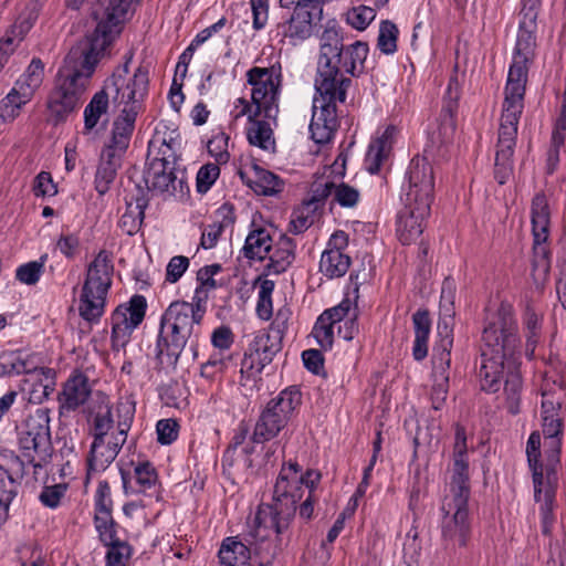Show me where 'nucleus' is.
Here are the masks:
<instances>
[{"mask_svg":"<svg viewBox=\"0 0 566 566\" xmlns=\"http://www.w3.org/2000/svg\"><path fill=\"white\" fill-rule=\"evenodd\" d=\"M270 120H275V118L258 117L248 124L245 134L250 145L263 150H274L275 139Z\"/></svg>","mask_w":566,"mask_h":566,"instance_id":"obj_35","label":"nucleus"},{"mask_svg":"<svg viewBox=\"0 0 566 566\" xmlns=\"http://www.w3.org/2000/svg\"><path fill=\"white\" fill-rule=\"evenodd\" d=\"M254 357L259 358L263 364L268 365L272 361L279 348L271 342V337L266 333H260L254 336L247 349Z\"/></svg>","mask_w":566,"mask_h":566,"instance_id":"obj_45","label":"nucleus"},{"mask_svg":"<svg viewBox=\"0 0 566 566\" xmlns=\"http://www.w3.org/2000/svg\"><path fill=\"white\" fill-rule=\"evenodd\" d=\"M334 323L327 315H319L312 331L313 337L316 339L319 347L328 350L334 344Z\"/></svg>","mask_w":566,"mask_h":566,"instance_id":"obj_50","label":"nucleus"},{"mask_svg":"<svg viewBox=\"0 0 566 566\" xmlns=\"http://www.w3.org/2000/svg\"><path fill=\"white\" fill-rule=\"evenodd\" d=\"M178 423L174 419H161L157 422L156 431L161 444H170L178 437Z\"/></svg>","mask_w":566,"mask_h":566,"instance_id":"obj_64","label":"nucleus"},{"mask_svg":"<svg viewBox=\"0 0 566 566\" xmlns=\"http://www.w3.org/2000/svg\"><path fill=\"white\" fill-rule=\"evenodd\" d=\"M160 153L163 157L149 159L144 171V180L149 190L158 193H170L176 189L177 177L171 163L168 160L170 155L165 149L160 150Z\"/></svg>","mask_w":566,"mask_h":566,"instance_id":"obj_23","label":"nucleus"},{"mask_svg":"<svg viewBox=\"0 0 566 566\" xmlns=\"http://www.w3.org/2000/svg\"><path fill=\"white\" fill-rule=\"evenodd\" d=\"M32 98H23L22 92L14 86L0 101V120L3 123L13 122L21 113L22 107Z\"/></svg>","mask_w":566,"mask_h":566,"instance_id":"obj_43","label":"nucleus"},{"mask_svg":"<svg viewBox=\"0 0 566 566\" xmlns=\"http://www.w3.org/2000/svg\"><path fill=\"white\" fill-rule=\"evenodd\" d=\"M301 403L302 394L296 386L282 390L259 416L251 436L252 442L264 443L277 437Z\"/></svg>","mask_w":566,"mask_h":566,"instance_id":"obj_10","label":"nucleus"},{"mask_svg":"<svg viewBox=\"0 0 566 566\" xmlns=\"http://www.w3.org/2000/svg\"><path fill=\"white\" fill-rule=\"evenodd\" d=\"M350 266V258L344 252L324 250L319 260V272L328 277L344 276Z\"/></svg>","mask_w":566,"mask_h":566,"instance_id":"obj_39","label":"nucleus"},{"mask_svg":"<svg viewBox=\"0 0 566 566\" xmlns=\"http://www.w3.org/2000/svg\"><path fill=\"white\" fill-rule=\"evenodd\" d=\"M415 342L412 355L416 360H422L428 354V339L431 321L427 311H417L412 316Z\"/></svg>","mask_w":566,"mask_h":566,"instance_id":"obj_37","label":"nucleus"},{"mask_svg":"<svg viewBox=\"0 0 566 566\" xmlns=\"http://www.w3.org/2000/svg\"><path fill=\"white\" fill-rule=\"evenodd\" d=\"M454 294V282L450 279H446L442 283L441 289L440 313L447 317H451L453 315Z\"/></svg>","mask_w":566,"mask_h":566,"instance_id":"obj_62","label":"nucleus"},{"mask_svg":"<svg viewBox=\"0 0 566 566\" xmlns=\"http://www.w3.org/2000/svg\"><path fill=\"white\" fill-rule=\"evenodd\" d=\"M123 489L126 494H144L158 499L160 484L155 467L148 461H142L134 465L133 475L120 470Z\"/></svg>","mask_w":566,"mask_h":566,"instance_id":"obj_20","label":"nucleus"},{"mask_svg":"<svg viewBox=\"0 0 566 566\" xmlns=\"http://www.w3.org/2000/svg\"><path fill=\"white\" fill-rule=\"evenodd\" d=\"M247 83L251 86V98L259 108H263L265 118H276L279 114V95L281 73L271 67L253 66L248 70Z\"/></svg>","mask_w":566,"mask_h":566,"instance_id":"obj_15","label":"nucleus"},{"mask_svg":"<svg viewBox=\"0 0 566 566\" xmlns=\"http://www.w3.org/2000/svg\"><path fill=\"white\" fill-rule=\"evenodd\" d=\"M321 478L315 470L302 473L297 462L282 467L273 490V503L259 505L252 522L248 524L245 536L266 563L276 556L279 535L287 530L304 488L314 492Z\"/></svg>","mask_w":566,"mask_h":566,"instance_id":"obj_1","label":"nucleus"},{"mask_svg":"<svg viewBox=\"0 0 566 566\" xmlns=\"http://www.w3.org/2000/svg\"><path fill=\"white\" fill-rule=\"evenodd\" d=\"M280 7L292 12L277 24V35L287 39L292 45L308 39L323 14V10L307 4L304 0H280Z\"/></svg>","mask_w":566,"mask_h":566,"instance_id":"obj_14","label":"nucleus"},{"mask_svg":"<svg viewBox=\"0 0 566 566\" xmlns=\"http://www.w3.org/2000/svg\"><path fill=\"white\" fill-rule=\"evenodd\" d=\"M452 338L447 334L433 347L432 354V407L438 410L444 403L449 391V369L451 363Z\"/></svg>","mask_w":566,"mask_h":566,"instance_id":"obj_19","label":"nucleus"},{"mask_svg":"<svg viewBox=\"0 0 566 566\" xmlns=\"http://www.w3.org/2000/svg\"><path fill=\"white\" fill-rule=\"evenodd\" d=\"M220 175V168L216 164L203 165L197 174V190L206 193L216 182Z\"/></svg>","mask_w":566,"mask_h":566,"instance_id":"obj_57","label":"nucleus"},{"mask_svg":"<svg viewBox=\"0 0 566 566\" xmlns=\"http://www.w3.org/2000/svg\"><path fill=\"white\" fill-rule=\"evenodd\" d=\"M113 271L114 265L111 253L106 250H101L87 268L83 286L108 293L112 285Z\"/></svg>","mask_w":566,"mask_h":566,"instance_id":"obj_26","label":"nucleus"},{"mask_svg":"<svg viewBox=\"0 0 566 566\" xmlns=\"http://www.w3.org/2000/svg\"><path fill=\"white\" fill-rule=\"evenodd\" d=\"M272 238L268 230L258 228L252 230L244 242L243 254L250 260H264L270 253Z\"/></svg>","mask_w":566,"mask_h":566,"instance_id":"obj_38","label":"nucleus"},{"mask_svg":"<svg viewBox=\"0 0 566 566\" xmlns=\"http://www.w3.org/2000/svg\"><path fill=\"white\" fill-rule=\"evenodd\" d=\"M367 54L368 45L357 41L348 46H343L339 56L335 59V64L349 77L355 76L357 69L363 66Z\"/></svg>","mask_w":566,"mask_h":566,"instance_id":"obj_34","label":"nucleus"},{"mask_svg":"<svg viewBox=\"0 0 566 566\" xmlns=\"http://www.w3.org/2000/svg\"><path fill=\"white\" fill-rule=\"evenodd\" d=\"M522 113L523 108L503 105L494 169L495 179L500 185H504L512 174V156L516 143L517 125Z\"/></svg>","mask_w":566,"mask_h":566,"instance_id":"obj_16","label":"nucleus"},{"mask_svg":"<svg viewBox=\"0 0 566 566\" xmlns=\"http://www.w3.org/2000/svg\"><path fill=\"white\" fill-rule=\"evenodd\" d=\"M532 232L534 238V254L541 262H545L548 250L545 243L549 237V209L547 199L543 193H537L531 205Z\"/></svg>","mask_w":566,"mask_h":566,"instance_id":"obj_22","label":"nucleus"},{"mask_svg":"<svg viewBox=\"0 0 566 566\" xmlns=\"http://www.w3.org/2000/svg\"><path fill=\"white\" fill-rule=\"evenodd\" d=\"M340 31L335 25H327L321 36V48L317 64L335 63L343 49Z\"/></svg>","mask_w":566,"mask_h":566,"instance_id":"obj_41","label":"nucleus"},{"mask_svg":"<svg viewBox=\"0 0 566 566\" xmlns=\"http://www.w3.org/2000/svg\"><path fill=\"white\" fill-rule=\"evenodd\" d=\"M517 323L511 306L502 305L482 334L479 379L482 390L496 392L504 380L507 409L518 412L522 378L515 350L520 344Z\"/></svg>","mask_w":566,"mask_h":566,"instance_id":"obj_2","label":"nucleus"},{"mask_svg":"<svg viewBox=\"0 0 566 566\" xmlns=\"http://www.w3.org/2000/svg\"><path fill=\"white\" fill-rule=\"evenodd\" d=\"M352 78L335 63L317 64L314 81L315 95L310 124L312 138L317 144L332 139L338 127L337 105L346 101Z\"/></svg>","mask_w":566,"mask_h":566,"instance_id":"obj_6","label":"nucleus"},{"mask_svg":"<svg viewBox=\"0 0 566 566\" xmlns=\"http://www.w3.org/2000/svg\"><path fill=\"white\" fill-rule=\"evenodd\" d=\"M105 50L95 49L90 41L73 48L67 57L66 65L60 71L59 84L52 93L49 107L60 119L73 112L86 92L90 80Z\"/></svg>","mask_w":566,"mask_h":566,"instance_id":"obj_8","label":"nucleus"},{"mask_svg":"<svg viewBox=\"0 0 566 566\" xmlns=\"http://www.w3.org/2000/svg\"><path fill=\"white\" fill-rule=\"evenodd\" d=\"M535 36L521 29L514 49L513 61L510 65L504 88V106L524 108V95L527 83L528 62L533 56Z\"/></svg>","mask_w":566,"mask_h":566,"instance_id":"obj_12","label":"nucleus"},{"mask_svg":"<svg viewBox=\"0 0 566 566\" xmlns=\"http://www.w3.org/2000/svg\"><path fill=\"white\" fill-rule=\"evenodd\" d=\"M55 247L65 258L74 259L80 250V238L76 233H62Z\"/></svg>","mask_w":566,"mask_h":566,"instance_id":"obj_61","label":"nucleus"},{"mask_svg":"<svg viewBox=\"0 0 566 566\" xmlns=\"http://www.w3.org/2000/svg\"><path fill=\"white\" fill-rule=\"evenodd\" d=\"M398 29L390 21H382L379 27L377 39L378 49L385 54H392L397 50Z\"/></svg>","mask_w":566,"mask_h":566,"instance_id":"obj_53","label":"nucleus"},{"mask_svg":"<svg viewBox=\"0 0 566 566\" xmlns=\"http://www.w3.org/2000/svg\"><path fill=\"white\" fill-rule=\"evenodd\" d=\"M24 475V464L12 455L6 464H0V525L9 516V506L18 493L20 480Z\"/></svg>","mask_w":566,"mask_h":566,"instance_id":"obj_21","label":"nucleus"},{"mask_svg":"<svg viewBox=\"0 0 566 566\" xmlns=\"http://www.w3.org/2000/svg\"><path fill=\"white\" fill-rule=\"evenodd\" d=\"M524 332L526 337L525 353L532 358L542 329V314L532 305H527L523 317Z\"/></svg>","mask_w":566,"mask_h":566,"instance_id":"obj_42","label":"nucleus"},{"mask_svg":"<svg viewBox=\"0 0 566 566\" xmlns=\"http://www.w3.org/2000/svg\"><path fill=\"white\" fill-rule=\"evenodd\" d=\"M230 116L235 122L247 117L249 124L258 117H264V112L263 108L258 107V104H254L252 98L249 101L245 97H238L233 101Z\"/></svg>","mask_w":566,"mask_h":566,"instance_id":"obj_48","label":"nucleus"},{"mask_svg":"<svg viewBox=\"0 0 566 566\" xmlns=\"http://www.w3.org/2000/svg\"><path fill=\"white\" fill-rule=\"evenodd\" d=\"M434 177L431 164L416 157L408 168V188L403 208L397 217V235L402 244L415 242L423 232L424 220L433 200Z\"/></svg>","mask_w":566,"mask_h":566,"instance_id":"obj_7","label":"nucleus"},{"mask_svg":"<svg viewBox=\"0 0 566 566\" xmlns=\"http://www.w3.org/2000/svg\"><path fill=\"white\" fill-rule=\"evenodd\" d=\"M91 395V386L88 379L83 374L71 376L63 386L59 401L61 408L66 410H75L86 402Z\"/></svg>","mask_w":566,"mask_h":566,"instance_id":"obj_29","label":"nucleus"},{"mask_svg":"<svg viewBox=\"0 0 566 566\" xmlns=\"http://www.w3.org/2000/svg\"><path fill=\"white\" fill-rule=\"evenodd\" d=\"M142 0H109L102 12H94L96 28L87 36L95 49L106 51L108 45L120 33L123 24L130 19Z\"/></svg>","mask_w":566,"mask_h":566,"instance_id":"obj_13","label":"nucleus"},{"mask_svg":"<svg viewBox=\"0 0 566 566\" xmlns=\"http://www.w3.org/2000/svg\"><path fill=\"white\" fill-rule=\"evenodd\" d=\"M41 6L38 0H30L19 13L13 24L0 41V51L8 54L14 51L33 28L40 12Z\"/></svg>","mask_w":566,"mask_h":566,"instance_id":"obj_24","label":"nucleus"},{"mask_svg":"<svg viewBox=\"0 0 566 566\" xmlns=\"http://www.w3.org/2000/svg\"><path fill=\"white\" fill-rule=\"evenodd\" d=\"M448 493L444 495L441 512V534L446 547H465L471 525L469 520L470 467L467 434L463 427L455 426L454 443Z\"/></svg>","mask_w":566,"mask_h":566,"instance_id":"obj_3","label":"nucleus"},{"mask_svg":"<svg viewBox=\"0 0 566 566\" xmlns=\"http://www.w3.org/2000/svg\"><path fill=\"white\" fill-rule=\"evenodd\" d=\"M335 187L336 180L329 179V176H319L311 184L308 197L304 202L318 210Z\"/></svg>","mask_w":566,"mask_h":566,"instance_id":"obj_44","label":"nucleus"},{"mask_svg":"<svg viewBox=\"0 0 566 566\" xmlns=\"http://www.w3.org/2000/svg\"><path fill=\"white\" fill-rule=\"evenodd\" d=\"M358 287L354 289V298L346 296L338 305L325 310L322 315H327L332 323L337 324L345 318H349L353 315V311H358L357 298Z\"/></svg>","mask_w":566,"mask_h":566,"instance_id":"obj_52","label":"nucleus"},{"mask_svg":"<svg viewBox=\"0 0 566 566\" xmlns=\"http://www.w3.org/2000/svg\"><path fill=\"white\" fill-rule=\"evenodd\" d=\"M18 444L22 455L41 468L52 455L49 410L39 408L30 413L18 432Z\"/></svg>","mask_w":566,"mask_h":566,"instance_id":"obj_11","label":"nucleus"},{"mask_svg":"<svg viewBox=\"0 0 566 566\" xmlns=\"http://www.w3.org/2000/svg\"><path fill=\"white\" fill-rule=\"evenodd\" d=\"M542 400V432L547 458L553 463L559 462L563 439V419L559 415L560 401L554 400L552 395L544 390Z\"/></svg>","mask_w":566,"mask_h":566,"instance_id":"obj_18","label":"nucleus"},{"mask_svg":"<svg viewBox=\"0 0 566 566\" xmlns=\"http://www.w3.org/2000/svg\"><path fill=\"white\" fill-rule=\"evenodd\" d=\"M46 260L48 255L43 254L36 261L20 265L15 271L17 280L27 285L36 284L44 271Z\"/></svg>","mask_w":566,"mask_h":566,"instance_id":"obj_46","label":"nucleus"},{"mask_svg":"<svg viewBox=\"0 0 566 566\" xmlns=\"http://www.w3.org/2000/svg\"><path fill=\"white\" fill-rule=\"evenodd\" d=\"M269 263L266 269L273 274H280L287 270L295 259V243L286 237L281 235L277 242L271 247L270 253L266 255Z\"/></svg>","mask_w":566,"mask_h":566,"instance_id":"obj_33","label":"nucleus"},{"mask_svg":"<svg viewBox=\"0 0 566 566\" xmlns=\"http://www.w3.org/2000/svg\"><path fill=\"white\" fill-rule=\"evenodd\" d=\"M189 268V259L184 255H176L170 259L166 268V281L176 283Z\"/></svg>","mask_w":566,"mask_h":566,"instance_id":"obj_63","label":"nucleus"},{"mask_svg":"<svg viewBox=\"0 0 566 566\" xmlns=\"http://www.w3.org/2000/svg\"><path fill=\"white\" fill-rule=\"evenodd\" d=\"M376 12L373 8L358 6L346 13V21L357 30H365L375 19Z\"/></svg>","mask_w":566,"mask_h":566,"instance_id":"obj_55","label":"nucleus"},{"mask_svg":"<svg viewBox=\"0 0 566 566\" xmlns=\"http://www.w3.org/2000/svg\"><path fill=\"white\" fill-rule=\"evenodd\" d=\"M248 530L243 534L245 537ZM244 542L238 541L237 537H228L222 542L219 549V559L221 566H250L251 553L258 558L261 566H268L272 564L275 556L266 563L260 554H258L254 547L244 538Z\"/></svg>","mask_w":566,"mask_h":566,"instance_id":"obj_25","label":"nucleus"},{"mask_svg":"<svg viewBox=\"0 0 566 566\" xmlns=\"http://www.w3.org/2000/svg\"><path fill=\"white\" fill-rule=\"evenodd\" d=\"M105 545L108 546L106 566H126L132 555L129 545L117 539H113V543Z\"/></svg>","mask_w":566,"mask_h":566,"instance_id":"obj_54","label":"nucleus"},{"mask_svg":"<svg viewBox=\"0 0 566 566\" xmlns=\"http://www.w3.org/2000/svg\"><path fill=\"white\" fill-rule=\"evenodd\" d=\"M220 271L221 266L219 264L206 265L198 271L197 280L200 283V285L199 287L196 289L195 294L197 293V291H201L200 297L202 298V301L206 298V291L214 289L217 286L213 276Z\"/></svg>","mask_w":566,"mask_h":566,"instance_id":"obj_58","label":"nucleus"},{"mask_svg":"<svg viewBox=\"0 0 566 566\" xmlns=\"http://www.w3.org/2000/svg\"><path fill=\"white\" fill-rule=\"evenodd\" d=\"M147 303L144 296L134 295L129 302L116 307L112 315V348L123 349L134 329L143 322Z\"/></svg>","mask_w":566,"mask_h":566,"instance_id":"obj_17","label":"nucleus"},{"mask_svg":"<svg viewBox=\"0 0 566 566\" xmlns=\"http://www.w3.org/2000/svg\"><path fill=\"white\" fill-rule=\"evenodd\" d=\"M134 415L135 402L129 397H122L116 402L117 424L114 431L109 432L108 419H97L92 429L93 442L87 457L86 482L93 472L105 471L116 459L127 440Z\"/></svg>","mask_w":566,"mask_h":566,"instance_id":"obj_9","label":"nucleus"},{"mask_svg":"<svg viewBox=\"0 0 566 566\" xmlns=\"http://www.w3.org/2000/svg\"><path fill=\"white\" fill-rule=\"evenodd\" d=\"M274 286L275 284L271 280H263L259 285L256 314L263 321H269L273 315L272 293Z\"/></svg>","mask_w":566,"mask_h":566,"instance_id":"obj_47","label":"nucleus"},{"mask_svg":"<svg viewBox=\"0 0 566 566\" xmlns=\"http://www.w3.org/2000/svg\"><path fill=\"white\" fill-rule=\"evenodd\" d=\"M129 62L130 59L115 69L104 82L102 90L94 94L85 107L84 129L86 132H91L97 125L101 116L106 114L109 103L118 108L120 114L137 116L139 113L148 92V70L139 65L130 73Z\"/></svg>","mask_w":566,"mask_h":566,"instance_id":"obj_4","label":"nucleus"},{"mask_svg":"<svg viewBox=\"0 0 566 566\" xmlns=\"http://www.w3.org/2000/svg\"><path fill=\"white\" fill-rule=\"evenodd\" d=\"M107 292L82 286L78 296V314L88 323H97L105 311Z\"/></svg>","mask_w":566,"mask_h":566,"instance_id":"obj_32","label":"nucleus"},{"mask_svg":"<svg viewBox=\"0 0 566 566\" xmlns=\"http://www.w3.org/2000/svg\"><path fill=\"white\" fill-rule=\"evenodd\" d=\"M334 200L342 207L352 208L357 205L359 200V192L352 186L344 182H336V187L334 188Z\"/></svg>","mask_w":566,"mask_h":566,"instance_id":"obj_59","label":"nucleus"},{"mask_svg":"<svg viewBox=\"0 0 566 566\" xmlns=\"http://www.w3.org/2000/svg\"><path fill=\"white\" fill-rule=\"evenodd\" d=\"M547 461L548 463L545 471L543 467L532 470L534 497L537 503L555 502L557 488L555 467L557 463H553L548 458Z\"/></svg>","mask_w":566,"mask_h":566,"instance_id":"obj_31","label":"nucleus"},{"mask_svg":"<svg viewBox=\"0 0 566 566\" xmlns=\"http://www.w3.org/2000/svg\"><path fill=\"white\" fill-rule=\"evenodd\" d=\"M122 165V158L102 151L95 172V189L99 195H105L117 176Z\"/></svg>","mask_w":566,"mask_h":566,"instance_id":"obj_36","label":"nucleus"},{"mask_svg":"<svg viewBox=\"0 0 566 566\" xmlns=\"http://www.w3.org/2000/svg\"><path fill=\"white\" fill-rule=\"evenodd\" d=\"M136 117L120 114L113 123L109 142L104 146L103 153L123 158L134 132Z\"/></svg>","mask_w":566,"mask_h":566,"instance_id":"obj_27","label":"nucleus"},{"mask_svg":"<svg viewBox=\"0 0 566 566\" xmlns=\"http://www.w3.org/2000/svg\"><path fill=\"white\" fill-rule=\"evenodd\" d=\"M229 139V135L222 130H218L213 133L211 138L208 140V151L218 165L227 164L230 159V153L228 149Z\"/></svg>","mask_w":566,"mask_h":566,"instance_id":"obj_51","label":"nucleus"},{"mask_svg":"<svg viewBox=\"0 0 566 566\" xmlns=\"http://www.w3.org/2000/svg\"><path fill=\"white\" fill-rule=\"evenodd\" d=\"M242 180L258 195L274 196L284 188V181L275 174L253 165L249 171H240Z\"/></svg>","mask_w":566,"mask_h":566,"instance_id":"obj_28","label":"nucleus"},{"mask_svg":"<svg viewBox=\"0 0 566 566\" xmlns=\"http://www.w3.org/2000/svg\"><path fill=\"white\" fill-rule=\"evenodd\" d=\"M396 133L395 126H388L379 137L370 143L365 158V167L368 172L377 174L380 170L382 161L390 153Z\"/></svg>","mask_w":566,"mask_h":566,"instance_id":"obj_30","label":"nucleus"},{"mask_svg":"<svg viewBox=\"0 0 566 566\" xmlns=\"http://www.w3.org/2000/svg\"><path fill=\"white\" fill-rule=\"evenodd\" d=\"M95 527L99 534L101 541L104 544L113 543V539H116L115 523L112 517V512H96Z\"/></svg>","mask_w":566,"mask_h":566,"instance_id":"obj_56","label":"nucleus"},{"mask_svg":"<svg viewBox=\"0 0 566 566\" xmlns=\"http://www.w3.org/2000/svg\"><path fill=\"white\" fill-rule=\"evenodd\" d=\"M32 377L40 380L41 395L35 396L36 399L48 398L55 387V373L51 368L35 369Z\"/></svg>","mask_w":566,"mask_h":566,"instance_id":"obj_60","label":"nucleus"},{"mask_svg":"<svg viewBox=\"0 0 566 566\" xmlns=\"http://www.w3.org/2000/svg\"><path fill=\"white\" fill-rule=\"evenodd\" d=\"M200 293L197 291L191 303L172 302L163 314L156 345V356L161 364L176 365L187 344L191 347L197 344L206 312Z\"/></svg>","mask_w":566,"mask_h":566,"instance_id":"obj_5","label":"nucleus"},{"mask_svg":"<svg viewBox=\"0 0 566 566\" xmlns=\"http://www.w3.org/2000/svg\"><path fill=\"white\" fill-rule=\"evenodd\" d=\"M44 77V64L40 59H32L25 72L14 83V87L22 92L23 98H32L41 86Z\"/></svg>","mask_w":566,"mask_h":566,"instance_id":"obj_40","label":"nucleus"},{"mask_svg":"<svg viewBox=\"0 0 566 566\" xmlns=\"http://www.w3.org/2000/svg\"><path fill=\"white\" fill-rule=\"evenodd\" d=\"M316 211L317 209H315V207L303 202V205L292 213L290 231L295 234L306 231L313 224Z\"/></svg>","mask_w":566,"mask_h":566,"instance_id":"obj_49","label":"nucleus"}]
</instances>
